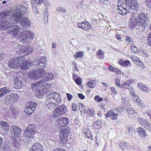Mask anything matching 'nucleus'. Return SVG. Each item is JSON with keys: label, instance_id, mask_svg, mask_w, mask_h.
<instances>
[{"label": "nucleus", "instance_id": "1", "mask_svg": "<svg viewBox=\"0 0 151 151\" xmlns=\"http://www.w3.org/2000/svg\"><path fill=\"white\" fill-rule=\"evenodd\" d=\"M27 10V7L23 5L19 6L16 8L11 15L15 22L18 23L23 27L28 28L30 26L31 22L28 18H23Z\"/></svg>", "mask_w": 151, "mask_h": 151}, {"label": "nucleus", "instance_id": "2", "mask_svg": "<svg viewBox=\"0 0 151 151\" xmlns=\"http://www.w3.org/2000/svg\"><path fill=\"white\" fill-rule=\"evenodd\" d=\"M34 64L36 67L39 68L34 70L29 73V76L32 80H37L41 78L46 74L43 68L46 66L47 58L45 56L37 58L35 60Z\"/></svg>", "mask_w": 151, "mask_h": 151}, {"label": "nucleus", "instance_id": "3", "mask_svg": "<svg viewBox=\"0 0 151 151\" xmlns=\"http://www.w3.org/2000/svg\"><path fill=\"white\" fill-rule=\"evenodd\" d=\"M12 24L9 27L10 32L15 38H20L21 42L23 44L30 42L33 40L34 35L32 32L28 30H25L23 32L19 33L21 29L19 26L18 25Z\"/></svg>", "mask_w": 151, "mask_h": 151}, {"label": "nucleus", "instance_id": "4", "mask_svg": "<svg viewBox=\"0 0 151 151\" xmlns=\"http://www.w3.org/2000/svg\"><path fill=\"white\" fill-rule=\"evenodd\" d=\"M46 100L47 107L50 109H52L60 104L61 102V96L56 92H52L47 96Z\"/></svg>", "mask_w": 151, "mask_h": 151}, {"label": "nucleus", "instance_id": "5", "mask_svg": "<svg viewBox=\"0 0 151 151\" xmlns=\"http://www.w3.org/2000/svg\"><path fill=\"white\" fill-rule=\"evenodd\" d=\"M126 7L128 13L132 12V17L134 19V17L136 15L139 7V3L137 0H125Z\"/></svg>", "mask_w": 151, "mask_h": 151}, {"label": "nucleus", "instance_id": "6", "mask_svg": "<svg viewBox=\"0 0 151 151\" xmlns=\"http://www.w3.org/2000/svg\"><path fill=\"white\" fill-rule=\"evenodd\" d=\"M51 87V85L47 83L44 85L40 84L39 86L37 87L35 91L36 96L37 97L42 96L43 93L45 91H49Z\"/></svg>", "mask_w": 151, "mask_h": 151}, {"label": "nucleus", "instance_id": "7", "mask_svg": "<svg viewBox=\"0 0 151 151\" xmlns=\"http://www.w3.org/2000/svg\"><path fill=\"white\" fill-rule=\"evenodd\" d=\"M67 107L63 104L57 107L53 112V115L54 117L60 116L63 114H65L67 112Z\"/></svg>", "mask_w": 151, "mask_h": 151}, {"label": "nucleus", "instance_id": "8", "mask_svg": "<svg viewBox=\"0 0 151 151\" xmlns=\"http://www.w3.org/2000/svg\"><path fill=\"white\" fill-rule=\"evenodd\" d=\"M23 59V56H22L12 58L9 61V66L11 68H17L20 65V60H22Z\"/></svg>", "mask_w": 151, "mask_h": 151}, {"label": "nucleus", "instance_id": "9", "mask_svg": "<svg viewBox=\"0 0 151 151\" xmlns=\"http://www.w3.org/2000/svg\"><path fill=\"white\" fill-rule=\"evenodd\" d=\"M37 105V103L33 101L27 103L24 108L25 113L28 115H31L34 111Z\"/></svg>", "mask_w": 151, "mask_h": 151}, {"label": "nucleus", "instance_id": "10", "mask_svg": "<svg viewBox=\"0 0 151 151\" xmlns=\"http://www.w3.org/2000/svg\"><path fill=\"white\" fill-rule=\"evenodd\" d=\"M132 96H133V99L136 104L140 107L143 108L145 107V105L142 104V101L138 98L136 96V94L134 89L132 86H129L127 88Z\"/></svg>", "mask_w": 151, "mask_h": 151}, {"label": "nucleus", "instance_id": "11", "mask_svg": "<svg viewBox=\"0 0 151 151\" xmlns=\"http://www.w3.org/2000/svg\"><path fill=\"white\" fill-rule=\"evenodd\" d=\"M14 23V19H7L4 21L0 22V30H5Z\"/></svg>", "mask_w": 151, "mask_h": 151}, {"label": "nucleus", "instance_id": "12", "mask_svg": "<svg viewBox=\"0 0 151 151\" xmlns=\"http://www.w3.org/2000/svg\"><path fill=\"white\" fill-rule=\"evenodd\" d=\"M10 134L14 139L19 137L22 130L18 126L13 125L10 127Z\"/></svg>", "mask_w": 151, "mask_h": 151}, {"label": "nucleus", "instance_id": "13", "mask_svg": "<svg viewBox=\"0 0 151 151\" xmlns=\"http://www.w3.org/2000/svg\"><path fill=\"white\" fill-rule=\"evenodd\" d=\"M137 15L139 18L138 25L145 27L147 25L146 22L148 19L147 15L145 13H141Z\"/></svg>", "mask_w": 151, "mask_h": 151}, {"label": "nucleus", "instance_id": "14", "mask_svg": "<svg viewBox=\"0 0 151 151\" xmlns=\"http://www.w3.org/2000/svg\"><path fill=\"white\" fill-rule=\"evenodd\" d=\"M70 130L69 128L63 129L60 132L59 138L61 141L65 142L68 140V136L70 132Z\"/></svg>", "mask_w": 151, "mask_h": 151}, {"label": "nucleus", "instance_id": "15", "mask_svg": "<svg viewBox=\"0 0 151 151\" xmlns=\"http://www.w3.org/2000/svg\"><path fill=\"white\" fill-rule=\"evenodd\" d=\"M69 122V119L67 117H62L58 118L56 120L55 124L59 127L65 126Z\"/></svg>", "mask_w": 151, "mask_h": 151}, {"label": "nucleus", "instance_id": "16", "mask_svg": "<svg viewBox=\"0 0 151 151\" xmlns=\"http://www.w3.org/2000/svg\"><path fill=\"white\" fill-rule=\"evenodd\" d=\"M117 4V10L118 12L122 15H124L128 13V12L127 10V8L125 6H126L124 4L123 6H122L121 3L118 2Z\"/></svg>", "mask_w": 151, "mask_h": 151}, {"label": "nucleus", "instance_id": "17", "mask_svg": "<svg viewBox=\"0 0 151 151\" xmlns=\"http://www.w3.org/2000/svg\"><path fill=\"white\" fill-rule=\"evenodd\" d=\"M79 27L85 31L89 30L91 27V24L87 21H84L81 23L78 24Z\"/></svg>", "mask_w": 151, "mask_h": 151}, {"label": "nucleus", "instance_id": "18", "mask_svg": "<svg viewBox=\"0 0 151 151\" xmlns=\"http://www.w3.org/2000/svg\"><path fill=\"white\" fill-rule=\"evenodd\" d=\"M138 121L141 125L146 129H151V124L147 120L142 118H138Z\"/></svg>", "mask_w": 151, "mask_h": 151}, {"label": "nucleus", "instance_id": "19", "mask_svg": "<svg viewBox=\"0 0 151 151\" xmlns=\"http://www.w3.org/2000/svg\"><path fill=\"white\" fill-rule=\"evenodd\" d=\"M23 58L24 59L23 60H20L19 66L22 69L26 70L29 68L31 65V63H30L28 61H26V59L24 57Z\"/></svg>", "mask_w": 151, "mask_h": 151}, {"label": "nucleus", "instance_id": "20", "mask_svg": "<svg viewBox=\"0 0 151 151\" xmlns=\"http://www.w3.org/2000/svg\"><path fill=\"white\" fill-rule=\"evenodd\" d=\"M36 132L33 130H31V131L30 130L26 129L24 131V136L25 137L28 139L31 137L32 139L30 140L32 141H34V139L33 138V137H34V134L36 133Z\"/></svg>", "mask_w": 151, "mask_h": 151}, {"label": "nucleus", "instance_id": "21", "mask_svg": "<svg viewBox=\"0 0 151 151\" xmlns=\"http://www.w3.org/2000/svg\"><path fill=\"white\" fill-rule=\"evenodd\" d=\"M43 148L40 144L35 143L31 148L30 151H42Z\"/></svg>", "mask_w": 151, "mask_h": 151}, {"label": "nucleus", "instance_id": "22", "mask_svg": "<svg viewBox=\"0 0 151 151\" xmlns=\"http://www.w3.org/2000/svg\"><path fill=\"white\" fill-rule=\"evenodd\" d=\"M127 112L128 114V116L131 118H134L138 115L137 112H135L132 109L129 107L127 109Z\"/></svg>", "mask_w": 151, "mask_h": 151}, {"label": "nucleus", "instance_id": "23", "mask_svg": "<svg viewBox=\"0 0 151 151\" xmlns=\"http://www.w3.org/2000/svg\"><path fill=\"white\" fill-rule=\"evenodd\" d=\"M106 115L107 117H110L112 120L116 119L118 116L117 114L111 111L108 112Z\"/></svg>", "mask_w": 151, "mask_h": 151}, {"label": "nucleus", "instance_id": "24", "mask_svg": "<svg viewBox=\"0 0 151 151\" xmlns=\"http://www.w3.org/2000/svg\"><path fill=\"white\" fill-rule=\"evenodd\" d=\"M32 50L31 48L29 47H25L21 48V49L20 50L21 53L24 52L25 53V55H28L31 54L32 52Z\"/></svg>", "mask_w": 151, "mask_h": 151}, {"label": "nucleus", "instance_id": "25", "mask_svg": "<svg viewBox=\"0 0 151 151\" xmlns=\"http://www.w3.org/2000/svg\"><path fill=\"white\" fill-rule=\"evenodd\" d=\"M14 86L17 88H20L23 86L22 82L19 80L17 77L14 79Z\"/></svg>", "mask_w": 151, "mask_h": 151}, {"label": "nucleus", "instance_id": "26", "mask_svg": "<svg viewBox=\"0 0 151 151\" xmlns=\"http://www.w3.org/2000/svg\"><path fill=\"white\" fill-rule=\"evenodd\" d=\"M137 131L138 132L139 136L142 137L147 136L145 130L142 127H140L137 129Z\"/></svg>", "mask_w": 151, "mask_h": 151}, {"label": "nucleus", "instance_id": "27", "mask_svg": "<svg viewBox=\"0 0 151 151\" xmlns=\"http://www.w3.org/2000/svg\"><path fill=\"white\" fill-rule=\"evenodd\" d=\"M10 14V11L9 10L4 11L0 13V21H1L3 19L7 17Z\"/></svg>", "mask_w": 151, "mask_h": 151}, {"label": "nucleus", "instance_id": "28", "mask_svg": "<svg viewBox=\"0 0 151 151\" xmlns=\"http://www.w3.org/2000/svg\"><path fill=\"white\" fill-rule=\"evenodd\" d=\"M10 92L9 88L4 87L0 89V98L3 97L7 93Z\"/></svg>", "mask_w": 151, "mask_h": 151}, {"label": "nucleus", "instance_id": "29", "mask_svg": "<svg viewBox=\"0 0 151 151\" xmlns=\"http://www.w3.org/2000/svg\"><path fill=\"white\" fill-rule=\"evenodd\" d=\"M0 127L1 129H6L7 131L9 129V127L8 124L6 122L3 121H0Z\"/></svg>", "mask_w": 151, "mask_h": 151}, {"label": "nucleus", "instance_id": "30", "mask_svg": "<svg viewBox=\"0 0 151 151\" xmlns=\"http://www.w3.org/2000/svg\"><path fill=\"white\" fill-rule=\"evenodd\" d=\"M8 97L9 98L8 99V101L10 102H13L14 101L17 100L19 98V96L17 93L11 94Z\"/></svg>", "mask_w": 151, "mask_h": 151}, {"label": "nucleus", "instance_id": "31", "mask_svg": "<svg viewBox=\"0 0 151 151\" xmlns=\"http://www.w3.org/2000/svg\"><path fill=\"white\" fill-rule=\"evenodd\" d=\"M137 86L141 90H142L143 91L146 93L148 92L149 88L143 83H138L137 84Z\"/></svg>", "mask_w": 151, "mask_h": 151}, {"label": "nucleus", "instance_id": "32", "mask_svg": "<svg viewBox=\"0 0 151 151\" xmlns=\"http://www.w3.org/2000/svg\"><path fill=\"white\" fill-rule=\"evenodd\" d=\"M78 106L81 114H84L87 113V111H86V107L84 104L81 103H79Z\"/></svg>", "mask_w": 151, "mask_h": 151}, {"label": "nucleus", "instance_id": "33", "mask_svg": "<svg viewBox=\"0 0 151 151\" xmlns=\"http://www.w3.org/2000/svg\"><path fill=\"white\" fill-rule=\"evenodd\" d=\"M93 127L95 129H100L102 127V124L100 120L96 121L93 124Z\"/></svg>", "mask_w": 151, "mask_h": 151}, {"label": "nucleus", "instance_id": "34", "mask_svg": "<svg viewBox=\"0 0 151 151\" xmlns=\"http://www.w3.org/2000/svg\"><path fill=\"white\" fill-rule=\"evenodd\" d=\"M46 76L44 78V81H47L51 80L54 77V75L52 73H48L45 74Z\"/></svg>", "mask_w": 151, "mask_h": 151}, {"label": "nucleus", "instance_id": "35", "mask_svg": "<svg viewBox=\"0 0 151 151\" xmlns=\"http://www.w3.org/2000/svg\"><path fill=\"white\" fill-rule=\"evenodd\" d=\"M96 84L95 80H91L88 82L87 84V86L90 88H94Z\"/></svg>", "mask_w": 151, "mask_h": 151}, {"label": "nucleus", "instance_id": "36", "mask_svg": "<svg viewBox=\"0 0 151 151\" xmlns=\"http://www.w3.org/2000/svg\"><path fill=\"white\" fill-rule=\"evenodd\" d=\"M104 52L102 50H99L97 52V58L98 59H102L104 58Z\"/></svg>", "mask_w": 151, "mask_h": 151}, {"label": "nucleus", "instance_id": "37", "mask_svg": "<svg viewBox=\"0 0 151 151\" xmlns=\"http://www.w3.org/2000/svg\"><path fill=\"white\" fill-rule=\"evenodd\" d=\"M43 83V81H40L37 82L36 83L32 84L31 85V88L32 89L36 88V91L37 87H38V86H39L40 85L42 84Z\"/></svg>", "mask_w": 151, "mask_h": 151}, {"label": "nucleus", "instance_id": "38", "mask_svg": "<svg viewBox=\"0 0 151 151\" xmlns=\"http://www.w3.org/2000/svg\"><path fill=\"white\" fill-rule=\"evenodd\" d=\"M36 125L34 124H31L29 125L27 129L30 130H33L35 132H37L36 129Z\"/></svg>", "mask_w": 151, "mask_h": 151}, {"label": "nucleus", "instance_id": "39", "mask_svg": "<svg viewBox=\"0 0 151 151\" xmlns=\"http://www.w3.org/2000/svg\"><path fill=\"white\" fill-rule=\"evenodd\" d=\"M33 11L34 13L37 14L39 13V11L38 10V8L37 6L35 4L33 3L32 4Z\"/></svg>", "mask_w": 151, "mask_h": 151}, {"label": "nucleus", "instance_id": "40", "mask_svg": "<svg viewBox=\"0 0 151 151\" xmlns=\"http://www.w3.org/2000/svg\"><path fill=\"white\" fill-rule=\"evenodd\" d=\"M120 148L124 150L127 146V144L124 142H121L119 144Z\"/></svg>", "mask_w": 151, "mask_h": 151}, {"label": "nucleus", "instance_id": "41", "mask_svg": "<svg viewBox=\"0 0 151 151\" xmlns=\"http://www.w3.org/2000/svg\"><path fill=\"white\" fill-rule=\"evenodd\" d=\"M133 82V81L132 80H128L126 82L123 84L121 86L122 87H124V85L128 86V87L130 86V85Z\"/></svg>", "mask_w": 151, "mask_h": 151}, {"label": "nucleus", "instance_id": "42", "mask_svg": "<svg viewBox=\"0 0 151 151\" xmlns=\"http://www.w3.org/2000/svg\"><path fill=\"white\" fill-rule=\"evenodd\" d=\"M76 58H82L83 56V52H76L75 55Z\"/></svg>", "mask_w": 151, "mask_h": 151}, {"label": "nucleus", "instance_id": "43", "mask_svg": "<svg viewBox=\"0 0 151 151\" xmlns=\"http://www.w3.org/2000/svg\"><path fill=\"white\" fill-rule=\"evenodd\" d=\"M132 51L134 53H137L139 51L137 47L134 45H132L131 47Z\"/></svg>", "mask_w": 151, "mask_h": 151}, {"label": "nucleus", "instance_id": "44", "mask_svg": "<svg viewBox=\"0 0 151 151\" xmlns=\"http://www.w3.org/2000/svg\"><path fill=\"white\" fill-rule=\"evenodd\" d=\"M2 151H11L9 146L8 145H4L2 147Z\"/></svg>", "mask_w": 151, "mask_h": 151}, {"label": "nucleus", "instance_id": "45", "mask_svg": "<svg viewBox=\"0 0 151 151\" xmlns=\"http://www.w3.org/2000/svg\"><path fill=\"white\" fill-rule=\"evenodd\" d=\"M120 63L122 66H127L130 63V62L128 60H127L124 62L120 61Z\"/></svg>", "mask_w": 151, "mask_h": 151}, {"label": "nucleus", "instance_id": "46", "mask_svg": "<svg viewBox=\"0 0 151 151\" xmlns=\"http://www.w3.org/2000/svg\"><path fill=\"white\" fill-rule=\"evenodd\" d=\"M128 132L130 135H132L134 133V129L130 127L128 129Z\"/></svg>", "mask_w": 151, "mask_h": 151}, {"label": "nucleus", "instance_id": "47", "mask_svg": "<svg viewBox=\"0 0 151 151\" xmlns=\"http://www.w3.org/2000/svg\"><path fill=\"white\" fill-rule=\"evenodd\" d=\"M56 11L59 12H66V11L63 7H59L57 8Z\"/></svg>", "mask_w": 151, "mask_h": 151}, {"label": "nucleus", "instance_id": "48", "mask_svg": "<svg viewBox=\"0 0 151 151\" xmlns=\"http://www.w3.org/2000/svg\"><path fill=\"white\" fill-rule=\"evenodd\" d=\"M94 99L95 100L98 102L101 101L103 100V98H100L99 96H95Z\"/></svg>", "mask_w": 151, "mask_h": 151}, {"label": "nucleus", "instance_id": "49", "mask_svg": "<svg viewBox=\"0 0 151 151\" xmlns=\"http://www.w3.org/2000/svg\"><path fill=\"white\" fill-rule=\"evenodd\" d=\"M38 5H41L43 2V0H33Z\"/></svg>", "mask_w": 151, "mask_h": 151}, {"label": "nucleus", "instance_id": "50", "mask_svg": "<svg viewBox=\"0 0 151 151\" xmlns=\"http://www.w3.org/2000/svg\"><path fill=\"white\" fill-rule=\"evenodd\" d=\"M90 133L91 132L89 130L87 132L86 134L89 139H92L93 136L92 134H91Z\"/></svg>", "mask_w": 151, "mask_h": 151}, {"label": "nucleus", "instance_id": "51", "mask_svg": "<svg viewBox=\"0 0 151 151\" xmlns=\"http://www.w3.org/2000/svg\"><path fill=\"white\" fill-rule=\"evenodd\" d=\"M131 59L133 62H136V61L139 60L138 58L134 55L132 56L131 57Z\"/></svg>", "mask_w": 151, "mask_h": 151}, {"label": "nucleus", "instance_id": "52", "mask_svg": "<svg viewBox=\"0 0 151 151\" xmlns=\"http://www.w3.org/2000/svg\"><path fill=\"white\" fill-rule=\"evenodd\" d=\"M67 97L68 99V100L69 101H70L73 98V96L70 94L69 93H67Z\"/></svg>", "mask_w": 151, "mask_h": 151}, {"label": "nucleus", "instance_id": "53", "mask_svg": "<svg viewBox=\"0 0 151 151\" xmlns=\"http://www.w3.org/2000/svg\"><path fill=\"white\" fill-rule=\"evenodd\" d=\"M146 3L147 6L151 8V0H146Z\"/></svg>", "mask_w": 151, "mask_h": 151}, {"label": "nucleus", "instance_id": "54", "mask_svg": "<svg viewBox=\"0 0 151 151\" xmlns=\"http://www.w3.org/2000/svg\"><path fill=\"white\" fill-rule=\"evenodd\" d=\"M75 82L78 85H79L81 84V79L80 78H77L75 81Z\"/></svg>", "mask_w": 151, "mask_h": 151}, {"label": "nucleus", "instance_id": "55", "mask_svg": "<svg viewBox=\"0 0 151 151\" xmlns=\"http://www.w3.org/2000/svg\"><path fill=\"white\" fill-rule=\"evenodd\" d=\"M113 72L116 73L117 74H120L121 73V71L118 68H115Z\"/></svg>", "mask_w": 151, "mask_h": 151}, {"label": "nucleus", "instance_id": "56", "mask_svg": "<svg viewBox=\"0 0 151 151\" xmlns=\"http://www.w3.org/2000/svg\"><path fill=\"white\" fill-rule=\"evenodd\" d=\"M72 107L73 111H76L77 107V104L75 103H73L72 104Z\"/></svg>", "mask_w": 151, "mask_h": 151}, {"label": "nucleus", "instance_id": "57", "mask_svg": "<svg viewBox=\"0 0 151 151\" xmlns=\"http://www.w3.org/2000/svg\"><path fill=\"white\" fill-rule=\"evenodd\" d=\"M19 141H15L14 142V146L16 148H18L19 145Z\"/></svg>", "mask_w": 151, "mask_h": 151}, {"label": "nucleus", "instance_id": "58", "mask_svg": "<svg viewBox=\"0 0 151 151\" xmlns=\"http://www.w3.org/2000/svg\"><path fill=\"white\" fill-rule=\"evenodd\" d=\"M47 8H45L43 10V13L44 15V16H48V13L47 12Z\"/></svg>", "mask_w": 151, "mask_h": 151}, {"label": "nucleus", "instance_id": "59", "mask_svg": "<svg viewBox=\"0 0 151 151\" xmlns=\"http://www.w3.org/2000/svg\"><path fill=\"white\" fill-rule=\"evenodd\" d=\"M148 40L149 44L151 46V33L148 35Z\"/></svg>", "mask_w": 151, "mask_h": 151}, {"label": "nucleus", "instance_id": "60", "mask_svg": "<svg viewBox=\"0 0 151 151\" xmlns=\"http://www.w3.org/2000/svg\"><path fill=\"white\" fill-rule=\"evenodd\" d=\"M111 90L113 94L115 95L117 93V92L114 88H111Z\"/></svg>", "mask_w": 151, "mask_h": 151}, {"label": "nucleus", "instance_id": "61", "mask_svg": "<svg viewBox=\"0 0 151 151\" xmlns=\"http://www.w3.org/2000/svg\"><path fill=\"white\" fill-rule=\"evenodd\" d=\"M78 97L79 98L81 99H83L85 98V96L82 94L81 93H78Z\"/></svg>", "mask_w": 151, "mask_h": 151}, {"label": "nucleus", "instance_id": "62", "mask_svg": "<svg viewBox=\"0 0 151 151\" xmlns=\"http://www.w3.org/2000/svg\"><path fill=\"white\" fill-rule=\"evenodd\" d=\"M5 56L4 54L2 52H0V60H3Z\"/></svg>", "mask_w": 151, "mask_h": 151}, {"label": "nucleus", "instance_id": "63", "mask_svg": "<svg viewBox=\"0 0 151 151\" xmlns=\"http://www.w3.org/2000/svg\"><path fill=\"white\" fill-rule=\"evenodd\" d=\"M115 68L113 67L111 65H110L109 67V70L112 72H113Z\"/></svg>", "mask_w": 151, "mask_h": 151}, {"label": "nucleus", "instance_id": "64", "mask_svg": "<svg viewBox=\"0 0 151 151\" xmlns=\"http://www.w3.org/2000/svg\"><path fill=\"white\" fill-rule=\"evenodd\" d=\"M54 151H66L64 149L60 148H56Z\"/></svg>", "mask_w": 151, "mask_h": 151}]
</instances>
